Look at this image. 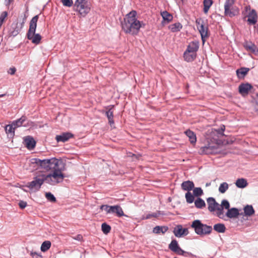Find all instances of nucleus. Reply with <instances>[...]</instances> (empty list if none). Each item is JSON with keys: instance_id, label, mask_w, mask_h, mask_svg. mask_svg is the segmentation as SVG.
Here are the masks:
<instances>
[{"instance_id": "41", "label": "nucleus", "mask_w": 258, "mask_h": 258, "mask_svg": "<svg viewBox=\"0 0 258 258\" xmlns=\"http://www.w3.org/2000/svg\"><path fill=\"white\" fill-rule=\"evenodd\" d=\"M194 195L196 197H200L203 195V191L201 187H194L193 189Z\"/></svg>"}, {"instance_id": "53", "label": "nucleus", "mask_w": 258, "mask_h": 258, "mask_svg": "<svg viewBox=\"0 0 258 258\" xmlns=\"http://www.w3.org/2000/svg\"><path fill=\"white\" fill-rule=\"evenodd\" d=\"M72 238L79 241H81L83 239V236L81 234H78L76 236L72 237Z\"/></svg>"}, {"instance_id": "47", "label": "nucleus", "mask_w": 258, "mask_h": 258, "mask_svg": "<svg viewBox=\"0 0 258 258\" xmlns=\"http://www.w3.org/2000/svg\"><path fill=\"white\" fill-rule=\"evenodd\" d=\"M213 2L212 0H204V6L211 7L213 4Z\"/></svg>"}, {"instance_id": "23", "label": "nucleus", "mask_w": 258, "mask_h": 258, "mask_svg": "<svg viewBox=\"0 0 258 258\" xmlns=\"http://www.w3.org/2000/svg\"><path fill=\"white\" fill-rule=\"evenodd\" d=\"M15 128L12 124H8L5 126V132L10 138H13L15 134Z\"/></svg>"}, {"instance_id": "16", "label": "nucleus", "mask_w": 258, "mask_h": 258, "mask_svg": "<svg viewBox=\"0 0 258 258\" xmlns=\"http://www.w3.org/2000/svg\"><path fill=\"white\" fill-rule=\"evenodd\" d=\"M244 48L251 52L258 55V48L257 46L251 42H246L244 44Z\"/></svg>"}, {"instance_id": "32", "label": "nucleus", "mask_w": 258, "mask_h": 258, "mask_svg": "<svg viewBox=\"0 0 258 258\" xmlns=\"http://www.w3.org/2000/svg\"><path fill=\"white\" fill-rule=\"evenodd\" d=\"M213 229L219 233H224L226 230V227L224 224L221 223L215 224L214 225Z\"/></svg>"}, {"instance_id": "44", "label": "nucleus", "mask_w": 258, "mask_h": 258, "mask_svg": "<svg viewBox=\"0 0 258 258\" xmlns=\"http://www.w3.org/2000/svg\"><path fill=\"white\" fill-rule=\"evenodd\" d=\"M61 2L65 7H71L73 5V0H61Z\"/></svg>"}, {"instance_id": "38", "label": "nucleus", "mask_w": 258, "mask_h": 258, "mask_svg": "<svg viewBox=\"0 0 258 258\" xmlns=\"http://www.w3.org/2000/svg\"><path fill=\"white\" fill-rule=\"evenodd\" d=\"M228 184L226 182H224L220 184L218 189L219 191L221 194H224L228 189Z\"/></svg>"}, {"instance_id": "26", "label": "nucleus", "mask_w": 258, "mask_h": 258, "mask_svg": "<svg viewBox=\"0 0 258 258\" xmlns=\"http://www.w3.org/2000/svg\"><path fill=\"white\" fill-rule=\"evenodd\" d=\"M236 186L240 188H243L246 187L248 185L246 179L243 178H238L235 182Z\"/></svg>"}, {"instance_id": "31", "label": "nucleus", "mask_w": 258, "mask_h": 258, "mask_svg": "<svg viewBox=\"0 0 258 258\" xmlns=\"http://www.w3.org/2000/svg\"><path fill=\"white\" fill-rule=\"evenodd\" d=\"M182 28V25L180 23H175L169 26V29L173 32L179 31Z\"/></svg>"}, {"instance_id": "17", "label": "nucleus", "mask_w": 258, "mask_h": 258, "mask_svg": "<svg viewBox=\"0 0 258 258\" xmlns=\"http://www.w3.org/2000/svg\"><path fill=\"white\" fill-rule=\"evenodd\" d=\"M195 187L194 183L190 180L183 181L181 184V189L187 192H190Z\"/></svg>"}, {"instance_id": "3", "label": "nucleus", "mask_w": 258, "mask_h": 258, "mask_svg": "<svg viewBox=\"0 0 258 258\" xmlns=\"http://www.w3.org/2000/svg\"><path fill=\"white\" fill-rule=\"evenodd\" d=\"M50 175H45V173L40 172L33 177V180L29 182L26 185L31 192H36L39 190L41 185L44 182L50 185H55L58 182L49 178Z\"/></svg>"}, {"instance_id": "37", "label": "nucleus", "mask_w": 258, "mask_h": 258, "mask_svg": "<svg viewBox=\"0 0 258 258\" xmlns=\"http://www.w3.org/2000/svg\"><path fill=\"white\" fill-rule=\"evenodd\" d=\"M161 215H164V214L163 213V212L159 211L155 213H153L152 214H148L146 215V216L144 217V218L143 219H149L152 217H158V216H159Z\"/></svg>"}, {"instance_id": "61", "label": "nucleus", "mask_w": 258, "mask_h": 258, "mask_svg": "<svg viewBox=\"0 0 258 258\" xmlns=\"http://www.w3.org/2000/svg\"><path fill=\"white\" fill-rule=\"evenodd\" d=\"M182 2H184L185 0H181Z\"/></svg>"}, {"instance_id": "46", "label": "nucleus", "mask_w": 258, "mask_h": 258, "mask_svg": "<svg viewBox=\"0 0 258 258\" xmlns=\"http://www.w3.org/2000/svg\"><path fill=\"white\" fill-rule=\"evenodd\" d=\"M110 208V206L106 205H103L100 207V209L102 210L105 211L107 213H109Z\"/></svg>"}, {"instance_id": "15", "label": "nucleus", "mask_w": 258, "mask_h": 258, "mask_svg": "<svg viewBox=\"0 0 258 258\" xmlns=\"http://www.w3.org/2000/svg\"><path fill=\"white\" fill-rule=\"evenodd\" d=\"M251 88L252 86L250 84H241L238 87L239 92L242 95H247Z\"/></svg>"}, {"instance_id": "40", "label": "nucleus", "mask_w": 258, "mask_h": 258, "mask_svg": "<svg viewBox=\"0 0 258 258\" xmlns=\"http://www.w3.org/2000/svg\"><path fill=\"white\" fill-rule=\"evenodd\" d=\"M101 229L103 232L107 234L110 231L111 227L106 223H103L102 224Z\"/></svg>"}, {"instance_id": "48", "label": "nucleus", "mask_w": 258, "mask_h": 258, "mask_svg": "<svg viewBox=\"0 0 258 258\" xmlns=\"http://www.w3.org/2000/svg\"><path fill=\"white\" fill-rule=\"evenodd\" d=\"M174 252L179 255H183L185 253H186V252L182 250L180 247H179Z\"/></svg>"}, {"instance_id": "34", "label": "nucleus", "mask_w": 258, "mask_h": 258, "mask_svg": "<svg viewBox=\"0 0 258 258\" xmlns=\"http://www.w3.org/2000/svg\"><path fill=\"white\" fill-rule=\"evenodd\" d=\"M105 114L108 118L109 123L110 125L114 124L113 111H112V108H110L106 111Z\"/></svg>"}, {"instance_id": "42", "label": "nucleus", "mask_w": 258, "mask_h": 258, "mask_svg": "<svg viewBox=\"0 0 258 258\" xmlns=\"http://www.w3.org/2000/svg\"><path fill=\"white\" fill-rule=\"evenodd\" d=\"M115 213L118 217H120L124 215L122 208L118 205H116Z\"/></svg>"}, {"instance_id": "5", "label": "nucleus", "mask_w": 258, "mask_h": 258, "mask_svg": "<svg viewBox=\"0 0 258 258\" xmlns=\"http://www.w3.org/2000/svg\"><path fill=\"white\" fill-rule=\"evenodd\" d=\"M195 233L199 235H206L210 234L212 231V227L202 223L200 220H194L191 225Z\"/></svg>"}, {"instance_id": "39", "label": "nucleus", "mask_w": 258, "mask_h": 258, "mask_svg": "<svg viewBox=\"0 0 258 258\" xmlns=\"http://www.w3.org/2000/svg\"><path fill=\"white\" fill-rule=\"evenodd\" d=\"M194 196L190 192H187L185 195L186 202L189 204L192 203L195 200Z\"/></svg>"}, {"instance_id": "28", "label": "nucleus", "mask_w": 258, "mask_h": 258, "mask_svg": "<svg viewBox=\"0 0 258 258\" xmlns=\"http://www.w3.org/2000/svg\"><path fill=\"white\" fill-rule=\"evenodd\" d=\"M249 69L246 68H241L237 70L236 74L239 78H243L248 73Z\"/></svg>"}, {"instance_id": "1", "label": "nucleus", "mask_w": 258, "mask_h": 258, "mask_svg": "<svg viewBox=\"0 0 258 258\" xmlns=\"http://www.w3.org/2000/svg\"><path fill=\"white\" fill-rule=\"evenodd\" d=\"M30 162L31 164H36L46 171H50L51 172L45 174V175H50L49 178L56 182L60 183L63 181L65 177L62 173L64 169V164L61 160L55 158L43 160L32 158Z\"/></svg>"}, {"instance_id": "20", "label": "nucleus", "mask_w": 258, "mask_h": 258, "mask_svg": "<svg viewBox=\"0 0 258 258\" xmlns=\"http://www.w3.org/2000/svg\"><path fill=\"white\" fill-rule=\"evenodd\" d=\"M239 215L238 210L236 208L229 209L226 213V215L229 218H237Z\"/></svg>"}, {"instance_id": "45", "label": "nucleus", "mask_w": 258, "mask_h": 258, "mask_svg": "<svg viewBox=\"0 0 258 258\" xmlns=\"http://www.w3.org/2000/svg\"><path fill=\"white\" fill-rule=\"evenodd\" d=\"M30 255L33 258H42V255L40 253L31 251Z\"/></svg>"}, {"instance_id": "51", "label": "nucleus", "mask_w": 258, "mask_h": 258, "mask_svg": "<svg viewBox=\"0 0 258 258\" xmlns=\"http://www.w3.org/2000/svg\"><path fill=\"white\" fill-rule=\"evenodd\" d=\"M225 126L224 125H222L220 126V128H219L217 131V133L219 134H221V135H223V132L225 131Z\"/></svg>"}, {"instance_id": "9", "label": "nucleus", "mask_w": 258, "mask_h": 258, "mask_svg": "<svg viewBox=\"0 0 258 258\" xmlns=\"http://www.w3.org/2000/svg\"><path fill=\"white\" fill-rule=\"evenodd\" d=\"M233 2L232 1L226 0L224 4L225 15L232 17L236 15L235 12L233 10Z\"/></svg>"}, {"instance_id": "25", "label": "nucleus", "mask_w": 258, "mask_h": 258, "mask_svg": "<svg viewBox=\"0 0 258 258\" xmlns=\"http://www.w3.org/2000/svg\"><path fill=\"white\" fill-rule=\"evenodd\" d=\"M23 23H24V22L22 23L21 24H20L19 25V26H18V23L15 24H13V30H12L11 31V34L13 36H16L20 33L22 28L23 27Z\"/></svg>"}, {"instance_id": "22", "label": "nucleus", "mask_w": 258, "mask_h": 258, "mask_svg": "<svg viewBox=\"0 0 258 258\" xmlns=\"http://www.w3.org/2000/svg\"><path fill=\"white\" fill-rule=\"evenodd\" d=\"M168 230V227L167 226H156L153 228V232L155 234H164Z\"/></svg>"}, {"instance_id": "50", "label": "nucleus", "mask_w": 258, "mask_h": 258, "mask_svg": "<svg viewBox=\"0 0 258 258\" xmlns=\"http://www.w3.org/2000/svg\"><path fill=\"white\" fill-rule=\"evenodd\" d=\"M7 16H8V13L6 11L3 12L1 14V25L2 24V23L4 22V19H5L6 17H7Z\"/></svg>"}, {"instance_id": "24", "label": "nucleus", "mask_w": 258, "mask_h": 258, "mask_svg": "<svg viewBox=\"0 0 258 258\" xmlns=\"http://www.w3.org/2000/svg\"><path fill=\"white\" fill-rule=\"evenodd\" d=\"M197 56V54L190 53L189 52L185 51L183 54V57L185 61L187 62L192 61Z\"/></svg>"}, {"instance_id": "7", "label": "nucleus", "mask_w": 258, "mask_h": 258, "mask_svg": "<svg viewBox=\"0 0 258 258\" xmlns=\"http://www.w3.org/2000/svg\"><path fill=\"white\" fill-rule=\"evenodd\" d=\"M196 24L197 27V28L201 35L202 39L204 41V38L206 37H208V28L207 26L204 25V21L201 19L198 18L196 20Z\"/></svg>"}, {"instance_id": "14", "label": "nucleus", "mask_w": 258, "mask_h": 258, "mask_svg": "<svg viewBox=\"0 0 258 258\" xmlns=\"http://www.w3.org/2000/svg\"><path fill=\"white\" fill-rule=\"evenodd\" d=\"M24 142L26 147L29 150L34 149L36 145V142L34 139L30 136L25 137Z\"/></svg>"}, {"instance_id": "29", "label": "nucleus", "mask_w": 258, "mask_h": 258, "mask_svg": "<svg viewBox=\"0 0 258 258\" xmlns=\"http://www.w3.org/2000/svg\"><path fill=\"white\" fill-rule=\"evenodd\" d=\"M26 119V116H22L21 118L13 121L12 124L13 125L15 128H16L22 125L23 122L25 121Z\"/></svg>"}, {"instance_id": "4", "label": "nucleus", "mask_w": 258, "mask_h": 258, "mask_svg": "<svg viewBox=\"0 0 258 258\" xmlns=\"http://www.w3.org/2000/svg\"><path fill=\"white\" fill-rule=\"evenodd\" d=\"M38 20V15L33 17L30 22L29 28L27 33L28 39L35 44L40 43L41 40V36L39 34H36L35 31L37 27V22Z\"/></svg>"}, {"instance_id": "60", "label": "nucleus", "mask_w": 258, "mask_h": 258, "mask_svg": "<svg viewBox=\"0 0 258 258\" xmlns=\"http://www.w3.org/2000/svg\"><path fill=\"white\" fill-rule=\"evenodd\" d=\"M4 95H5L1 94V97H3Z\"/></svg>"}, {"instance_id": "27", "label": "nucleus", "mask_w": 258, "mask_h": 258, "mask_svg": "<svg viewBox=\"0 0 258 258\" xmlns=\"http://www.w3.org/2000/svg\"><path fill=\"white\" fill-rule=\"evenodd\" d=\"M243 210L246 216H251L254 213V210L251 205H247L244 207Z\"/></svg>"}, {"instance_id": "21", "label": "nucleus", "mask_w": 258, "mask_h": 258, "mask_svg": "<svg viewBox=\"0 0 258 258\" xmlns=\"http://www.w3.org/2000/svg\"><path fill=\"white\" fill-rule=\"evenodd\" d=\"M185 135L188 137L189 140L191 144H195L197 142V137L195 133L190 130H188L185 132Z\"/></svg>"}, {"instance_id": "11", "label": "nucleus", "mask_w": 258, "mask_h": 258, "mask_svg": "<svg viewBox=\"0 0 258 258\" xmlns=\"http://www.w3.org/2000/svg\"><path fill=\"white\" fill-rule=\"evenodd\" d=\"M74 8L75 11L78 12L82 16H86L90 11V9L86 6V3L78 5H74Z\"/></svg>"}, {"instance_id": "56", "label": "nucleus", "mask_w": 258, "mask_h": 258, "mask_svg": "<svg viewBox=\"0 0 258 258\" xmlns=\"http://www.w3.org/2000/svg\"><path fill=\"white\" fill-rule=\"evenodd\" d=\"M210 7H207V6H204V12L205 14H207L209 10Z\"/></svg>"}, {"instance_id": "49", "label": "nucleus", "mask_w": 258, "mask_h": 258, "mask_svg": "<svg viewBox=\"0 0 258 258\" xmlns=\"http://www.w3.org/2000/svg\"><path fill=\"white\" fill-rule=\"evenodd\" d=\"M27 203L26 202H24L23 201H21L19 203V206L20 208L21 209H24L27 206Z\"/></svg>"}, {"instance_id": "55", "label": "nucleus", "mask_w": 258, "mask_h": 258, "mask_svg": "<svg viewBox=\"0 0 258 258\" xmlns=\"http://www.w3.org/2000/svg\"><path fill=\"white\" fill-rule=\"evenodd\" d=\"M115 208H116V205L115 206H110L109 214H111H111H114V213H115Z\"/></svg>"}, {"instance_id": "8", "label": "nucleus", "mask_w": 258, "mask_h": 258, "mask_svg": "<svg viewBox=\"0 0 258 258\" xmlns=\"http://www.w3.org/2000/svg\"><path fill=\"white\" fill-rule=\"evenodd\" d=\"M207 202L208 205V209L210 212H213L217 211V214L219 213V210L220 208H221V206L216 201L214 198H208L207 199Z\"/></svg>"}, {"instance_id": "58", "label": "nucleus", "mask_w": 258, "mask_h": 258, "mask_svg": "<svg viewBox=\"0 0 258 258\" xmlns=\"http://www.w3.org/2000/svg\"><path fill=\"white\" fill-rule=\"evenodd\" d=\"M254 31L258 34V24L254 26Z\"/></svg>"}, {"instance_id": "30", "label": "nucleus", "mask_w": 258, "mask_h": 258, "mask_svg": "<svg viewBox=\"0 0 258 258\" xmlns=\"http://www.w3.org/2000/svg\"><path fill=\"white\" fill-rule=\"evenodd\" d=\"M161 15L162 17L163 20L164 21H166L167 23H169L173 19L172 15L166 11L161 12Z\"/></svg>"}, {"instance_id": "52", "label": "nucleus", "mask_w": 258, "mask_h": 258, "mask_svg": "<svg viewBox=\"0 0 258 258\" xmlns=\"http://www.w3.org/2000/svg\"><path fill=\"white\" fill-rule=\"evenodd\" d=\"M16 71V68H14V67H13V68H10L8 70L7 72H8V74H10L11 75H14Z\"/></svg>"}, {"instance_id": "35", "label": "nucleus", "mask_w": 258, "mask_h": 258, "mask_svg": "<svg viewBox=\"0 0 258 258\" xmlns=\"http://www.w3.org/2000/svg\"><path fill=\"white\" fill-rule=\"evenodd\" d=\"M51 245V242L48 240L44 241L41 246V250L42 252H45L47 251L50 247Z\"/></svg>"}, {"instance_id": "54", "label": "nucleus", "mask_w": 258, "mask_h": 258, "mask_svg": "<svg viewBox=\"0 0 258 258\" xmlns=\"http://www.w3.org/2000/svg\"><path fill=\"white\" fill-rule=\"evenodd\" d=\"M85 0H76L74 5H78L81 4H85Z\"/></svg>"}, {"instance_id": "43", "label": "nucleus", "mask_w": 258, "mask_h": 258, "mask_svg": "<svg viewBox=\"0 0 258 258\" xmlns=\"http://www.w3.org/2000/svg\"><path fill=\"white\" fill-rule=\"evenodd\" d=\"M45 197L50 202H55L56 201V198L51 192H46Z\"/></svg>"}, {"instance_id": "36", "label": "nucleus", "mask_w": 258, "mask_h": 258, "mask_svg": "<svg viewBox=\"0 0 258 258\" xmlns=\"http://www.w3.org/2000/svg\"><path fill=\"white\" fill-rule=\"evenodd\" d=\"M179 247L180 246H179L177 241L175 239L172 240L168 246L169 248L174 252L176 250L178 249Z\"/></svg>"}, {"instance_id": "2", "label": "nucleus", "mask_w": 258, "mask_h": 258, "mask_svg": "<svg viewBox=\"0 0 258 258\" xmlns=\"http://www.w3.org/2000/svg\"><path fill=\"white\" fill-rule=\"evenodd\" d=\"M137 13L132 10L126 15L123 22L121 23L122 30L125 33L137 35L140 28L144 27L145 24L137 18Z\"/></svg>"}, {"instance_id": "33", "label": "nucleus", "mask_w": 258, "mask_h": 258, "mask_svg": "<svg viewBox=\"0 0 258 258\" xmlns=\"http://www.w3.org/2000/svg\"><path fill=\"white\" fill-rule=\"evenodd\" d=\"M195 205L198 209H203L206 206L205 201L200 198H198L195 201Z\"/></svg>"}, {"instance_id": "19", "label": "nucleus", "mask_w": 258, "mask_h": 258, "mask_svg": "<svg viewBox=\"0 0 258 258\" xmlns=\"http://www.w3.org/2000/svg\"><path fill=\"white\" fill-rule=\"evenodd\" d=\"M221 206V208H220L219 210V213H217V216L220 218H222V215H223V209L225 208L226 209L228 210L230 208V204L229 202L226 200H222L221 202V204L220 205Z\"/></svg>"}, {"instance_id": "13", "label": "nucleus", "mask_w": 258, "mask_h": 258, "mask_svg": "<svg viewBox=\"0 0 258 258\" xmlns=\"http://www.w3.org/2000/svg\"><path fill=\"white\" fill-rule=\"evenodd\" d=\"M174 234L175 236L180 237L183 235H187L188 230L187 228H183L181 225H178L174 230Z\"/></svg>"}, {"instance_id": "57", "label": "nucleus", "mask_w": 258, "mask_h": 258, "mask_svg": "<svg viewBox=\"0 0 258 258\" xmlns=\"http://www.w3.org/2000/svg\"><path fill=\"white\" fill-rule=\"evenodd\" d=\"M13 0H5V4L6 6H8L12 2Z\"/></svg>"}, {"instance_id": "18", "label": "nucleus", "mask_w": 258, "mask_h": 258, "mask_svg": "<svg viewBox=\"0 0 258 258\" xmlns=\"http://www.w3.org/2000/svg\"><path fill=\"white\" fill-rule=\"evenodd\" d=\"M199 48V44L198 41H192L190 42L187 46V49L185 51L197 54V51Z\"/></svg>"}, {"instance_id": "59", "label": "nucleus", "mask_w": 258, "mask_h": 258, "mask_svg": "<svg viewBox=\"0 0 258 258\" xmlns=\"http://www.w3.org/2000/svg\"><path fill=\"white\" fill-rule=\"evenodd\" d=\"M211 185V183L210 182H208V183H207L206 184V186L207 187V186H209Z\"/></svg>"}, {"instance_id": "6", "label": "nucleus", "mask_w": 258, "mask_h": 258, "mask_svg": "<svg viewBox=\"0 0 258 258\" xmlns=\"http://www.w3.org/2000/svg\"><path fill=\"white\" fill-rule=\"evenodd\" d=\"M218 145L215 143H208L200 149V153L202 154H214L218 152Z\"/></svg>"}, {"instance_id": "10", "label": "nucleus", "mask_w": 258, "mask_h": 258, "mask_svg": "<svg viewBox=\"0 0 258 258\" xmlns=\"http://www.w3.org/2000/svg\"><path fill=\"white\" fill-rule=\"evenodd\" d=\"M247 23L250 25H255L257 21V15L255 10L252 9L249 11L247 15Z\"/></svg>"}, {"instance_id": "12", "label": "nucleus", "mask_w": 258, "mask_h": 258, "mask_svg": "<svg viewBox=\"0 0 258 258\" xmlns=\"http://www.w3.org/2000/svg\"><path fill=\"white\" fill-rule=\"evenodd\" d=\"M74 135L69 132L63 133L59 135H57L55 137V139L57 142H66L68 141L70 139L73 138Z\"/></svg>"}]
</instances>
